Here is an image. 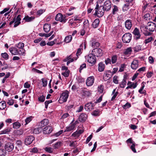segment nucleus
<instances>
[{
  "label": "nucleus",
  "instance_id": "1",
  "mask_svg": "<svg viewBox=\"0 0 156 156\" xmlns=\"http://www.w3.org/2000/svg\"><path fill=\"white\" fill-rule=\"evenodd\" d=\"M148 25L146 27L145 26H142L140 27L141 31H144L148 32V30L150 31H153L156 30V24L154 23L151 22H149L147 24Z\"/></svg>",
  "mask_w": 156,
  "mask_h": 156
},
{
  "label": "nucleus",
  "instance_id": "2",
  "mask_svg": "<svg viewBox=\"0 0 156 156\" xmlns=\"http://www.w3.org/2000/svg\"><path fill=\"white\" fill-rule=\"evenodd\" d=\"M85 58L86 60L91 64L92 66H94L96 62V58L92 53L86 56Z\"/></svg>",
  "mask_w": 156,
  "mask_h": 156
},
{
  "label": "nucleus",
  "instance_id": "3",
  "mask_svg": "<svg viewBox=\"0 0 156 156\" xmlns=\"http://www.w3.org/2000/svg\"><path fill=\"white\" fill-rule=\"evenodd\" d=\"M95 9V12L94 14V15H97L99 17H102L104 15L105 11L103 8V6L99 7L98 5L97 4Z\"/></svg>",
  "mask_w": 156,
  "mask_h": 156
},
{
  "label": "nucleus",
  "instance_id": "4",
  "mask_svg": "<svg viewBox=\"0 0 156 156\" xmlns=\"http://www.w3.org/2000/svg\"><path fill=\"white\" fill-rule=\"evenodd\" d=\"M69 96V92L66 90L61 94L59 98L58 101L61 104L63 103L66 101Z\"/></svg>",
  "mask_w": 156,
  "mask_h": 156
},
{
  "label": "nucleus",
  "instance_id": "5",
  "mask_svg": "<svg viewBox=\"0 0 156 156\" xmlns=\"http://www.w3.org/2000/svg\"><path fill=\"white\" fill-rule=\"evenodd\" d=\"M21 15H18L16 17L14 18L9 23V25H11L12 24L14 23V27H16L18 26L21 23L20 21L21 20Z\"/></svg>",
  "mask_w": 156,
  "mask_h": 156
},
{
  "label": "nucleus",
  "instance_id": "6",
  "mask_svg": "<svg viewBox=\"0 0 156 156\" xmlns=\"http://www.w3.org/2000/svg\"><path fill=\"white\" fill-rule=\"evenodd\" d=\"M131 34L129 33H128L125 34L122 37V39L124 43H129L131 40Z\"/></svg>",
  "mask_w": 156,
  "mask_h": 156
},
{
  "label": "nucleus",
  "instance_id": "7",
  "mask_svg": "<svg viewBox=\"0 0 156 156\" xmlns=\"http://www.w3.org/2000/svg\"><path fill=\"white\" fill-rule=\"evenodd\" d=\"M92 52L93 55L97 57L101 56L103 54V51L100 48H94L92 50Z\"/></svg>",
  "mask_w": 156,
  "mask_h": 156
},
{
  "label": "nucleus",
  "instance_id": "8",
  "mask_svg": "<svg viewBox=\"0 0 156 156\" xmlns=\"http://www.w3.org/2000/svg\"><path fill=\"white\" fill-rule=\"evenodd\" d=\"M66 16L65 15L63 16L61 13H58L57 14L55 17V20L56 21H59L61 22L65 23L66 21Z\"/></svg>",
  "mask_w": 156,
  "mask_h": 156
},
{
  "label": "nucleus",
  "instance_id": "9",
  "mask_svg": "<svg viewBox=\"0 0 156 156\" xmlns=\"http://www.w3.org/2000/svg\"><path fill=\"white\" fill-rule=\"evenodd\" d=\"M112 7V3L109 0H106L104 3L103 7L106 11L110 10Z\"/></svg>",
  "mask_w": 156,
  "mask_h": 156
},
{
  "label": "nucleus",
  "instance_id": "10",
  "mask_svg": "<svg viewBox=\"0 0 156 156\" xmlns=\"http://www.w3.org/2000/svg\"><path fill=\"white\" fill-rule=\"evenodd\" d=\"M14 146L13 144L10 142H8L5 144V151L8 152L12 151L13 149Z\"/></svg>",
  "mask_w": 156,
  "mask_h": 156
},
{
  "label": "nucleus",
  "instance_id": "11",
  "mask_svg": "<svg viewBox=\"0 0 156 156\" xmlns=\"http://www.w3.org/2000/svg\"><path fill=\"white\" fill-rule=\"evenodd\" d=\"M34 140V137L33 136H27L25 139V143L26 145L30 144Z\"/></svg>",
  "mask_w": 156,
  "mask_h": 156
},
{
  "label": "nucleus",
  "instance_id": "12",
  "mask_svg": "<svg viewBox=\"0 0 156 156\" xmlns=\"http://www.w3.org/2000/svg\"><path fill=\"white\" fill-rule=\"evenodd\" d=\"M94 105L93 103H88L85 105L84 108L87 111L89 112L94 109Z\"/></svg>",
  "mask_w": 156,
  "mask_h": 156
},
{
  "label": "nucleus",
  "instance_id": "13",
  "mask_svg": "<svg viewBox=\"0 0 156 156\" xmlns=\"http://www.w3.org/2000/svg\"><path fill=\"white\" fill-rule=\"evenodd\" d=\"M94 77L92 76L88 77L86 81V83L87 86H90L94 83Z\"/></svg>",
  "mask_w": 156,
  "mask_h": 156
},
{
  "label": "nucleus",
  "instance_id": "14",
  "mask_svg": "<svg viewBox=\"0 0 156 156\" xmlns=\"http://www.w3.org/2000/svg\"><path fill=\"white\" fill-rule=\"evenodd\" d=\"M53 130L52 126H48L44 128L43 132L45 134H47L50 133Z\"/></svg>",
  "mask_w": 156,
  "mask_h": 156
},
{
  "label": "nucleus",
  "instance_id": "15",
  "mask_svg": "<svg viewBox=\"0 0 156 156\" xmlns=\"http://www.w3.org/2000/svg\"><path fill=\"white\" fill-rule=\"evenodd\" d=\"M126 142L127 143H129L132 144L130 147V148L134 153H136V151L135 148V143L132 141V138H129L126 141Z\"/></svg>",
  "mask_w": 156,
  "mask_h": 156
},
{
  "label": "nucleus",
  "instance_id": "16",
  "mask_svg": "<svg viewBox=\"0 0 156 156\" xmlns=\"http://www.w3.org/2000/svg\"><path fill=\"white\" fill-rule=\"evenodd\" d=\"M126 28L128 30H130L132 26V21L130 20H126L125 22Z\"/></svg>",
  "mask_w": 156,
  "mask_h": 156
},
{
  "label": "nucleus",
  "instance_id": "17",
  "mask_svg": "<svg viewBox=\"0 0 156 156\" xmlns=\"http://www.w3.org/2000/svg\"><path fill=\"white\" fill-rule=\"evenodd\" d=\"M133 33L136 36L135 39L136 40L140 38L141 35L139 30L138 28H135L133 32Z\"/></svg>",
  "mask_w": 156,
  "mask_h": 156
},
{
  "label": "nucleus",
  "instance_id": "18",
  "mask_svg": "<svg viewBox=\"0 0 156 156\" xmlns=\"http://www.w3.org/2000/svg\"><path fill=\"white\" fill-rule=\"evenodd\" d=\"M131 68L133 69H136L138 67V61L134 60L132 62L131 65Z\"/></svg>",
  "mask_w": 156,
  "mask_h": 156
},
{
  "label": "nucleus",
  "instance_id": "19",
  "mask_svg": "<svg viewBox=\"0 0 156 156\" xmlns=\"http://www.w3.org/2000/svg\"><path fill=\"white\" fill-rule=\"evenodd\" d=\"M109 73H111V72L110 71H108L107 72L104 73L103 76V79L104 80L107 81L112 77V75H111Z\"/></svg>",
  "mask_w": 156,
  "mask_h": 156
},
{
  "label": "nucleus",
  "instance_id": "20",
  "mask_svg": "<svg viewBox=\"0 0 156 156\" xmlns=\"http://www.w3.org/2000/svg\"><path fill=\"white\" fill-rule=\"evenodd\" d=\"M87 115L84 113H82L80 115L79 119V121L82 122L85 121L87 119Z\"/></svg>",
  "mask_w": 156,
  "mask_h": 156
},
{
  "label": "nucleus",
  "instance_id": "21",
  "mask_svg": "<svg viewBox=\"0 0 156 156\" xmlns=\"http://www.w3.org/2000/svg\"><path fill=\"white\" fill-rule=\"evenodd\" d=\"M9 50L12 55H16L19 54L18 50L16 48L11 47L9 48Z\"/></svg>",
  "mask_w": 156,
  "mask_h": 156
},
{
  "label": "nucleus",
  "instance_id": "22",
  "mask_svg": "<svg viewBox=\"0 0 156 156\" xmlns=\"http://www.w3.org/2000/svg\"><path fill=\"white\" fill-rule=\"evenodd\" d=\"M51 28V25L50 24L45 23L43 27V29L44 31L48 33L50 30Z\"/></svg>",
  "mask_w": 156,
  "mask_h": 156
},
{
  "label": "nucleus",
  "instance_id": "23",
  "mask_svg": "<svg viewBox=\"0 0 156 156\" xmlns=\"http://www.w3.org/2000/svg\"><path fill=\"white\" fill-rule=\"evenodd\" d=\"M98 70L100 72L103 71L105 68V65L102 62H100L98 65Z\"/></svg>",
  "mask_w": 156,
  "mask_h": 156
},
{
  "label": "nucleus",
  "instance_id": "24",
  "mask_svg": "<svg viewBox=\"0 0 156 156\" xmlns=\"http://www.w3.org/2000/svg\"><path fill=\"white\" fill-rule=\"evenodd\" d=\"M48 123L49 122L48 120L47 119H44L39 124V126H40V127L42 128V127H43L47 125Z\"/></svg>",
  "mask_w": 156,
  "mask_h": 156
},
{
  "label": "nucleus",
  "instance_id": "25",
  "mask_svg": "<svg viewBox=\"0 0 156 156\" xmlns=\"http://www.w3.org/2000/svg\"><path fill=\"white\" fill-rule=\"evenodd\" d=\"M99 20L98 19H96L93 22L92 26L93 28H95L98 27L99 23Z\"/></svg>",
  "mask_w": 156,
  "mask_h": 156
},
{
  "label": "nucleus",
  "instance_id": "26",
  "mask_svg": "<svg viewBox=\"0 0 156 156\" xmlns=\"http://www.w3.org/2000/svg\"><path fill=\"white\" fill-rule=\"evenodd\" d=\"M100 45L99 43L95 41H93L91 43V46L93 48H95L98 47Z\"/></svg>",
  "mask_w": 156,
  "mask_h": 156
},
{
  "label": "nucleus",
  "instance_id": "27",
  "mask_svg": "<svg viewBox=\"0 0 156 156\" xmlns=\"http://www.w3.org/2000/svg\"><path fill=\"white\" fill-rule=\"evenodd\" d=\"M67 142L68 143H70L69 146L70 147H75L77 146L76 141H72L71 140H68Z\"/></svg>",
  "mask_w": 156,
  "mask_h": 156
},
{
  "label": "nucleus",
  "instance_id": "28",
  "mask_svg": "<svg viewBox=\"0 0 156 156\" xmlns=\"http://www.w3.org/2000/svg\"><path fill=\"white\" fill-rule=\"evenodd\" d=\"M42 130V129L41 127H39L34 129L33 133H34L37 134L41 133Z\"/></svg>",
  "mask_w": 156,
  "mask_h": 156
},
{
  "label": "nucleus",
  "instance_id": "29",
  "mask_svg": "<svg viewBox=\"0 0 156 156\" xmlns=\"http://www.w3.org/2000/svg\"><path fill=\"white\" fill-rule=\"evenodd\" d=\"M35 19L34 16L29 17L28 16H27L23 19L26 22H29L33 21Z\"/></svg>",
  "mask_w": 156,
  "mask_h": 156
},
{
  "label": "nucleus",
  "instance_id": "30",
  "mask_svg": "<svg viewBox=\"0 0 156 156\" xmlns=\"http://www.w3.org/2000/svg\"><path fill=\"white\" fill-rule=\"evenodd\" d=\"M75 127V125L74 124H72L69 126L66 127V129L64 132L70 131L73 130L74 128Z\"/></svg>",
  "mask_w": 156,
  "mask_h": 156
},
{
  "label": "nucleus",
  "instance_id": "31",
  "mask_svg": "<svg viewBox=\"0 0 156 156\" xmlns=\"http://www.w3.org/2000/svg\"><path fill=\"white\" fill-rule=\"evenodd\" d=\"M6 107V104L5 101L0 102V110H3Z\"/></svg>",
  "mask_w": 156,
  "mask_h": 156
},
{
  "label": "nucleus",
  "instance_id": "32",
  "mask_svg": "<svg viewBox=\"0 0 156 156\" xmlns=\"http://www.w3.org/2000/svg\"><path fill=\"white\" fill-rule=\"evenodd\" d=\"M126 77H124L121 83L120 84V86L121 88H123L124 87L125 85H126Z\"/></svg>",
  "mask_w": 156,
  "mask_h": 156
},
{
  "label": "nucleus",
  "instance_id": "33",
  "mask_svg": "<svg viewBox=\"0 0 156 156\" xmlns=\"http://www.w3.org/2000/svg\"><path fill=\"white\" fill-rule=\"evenodd\" d=\"M72 38V37L71 35H69L66 36L65 39V41L66 43H68L70 42Z\"/></svg>",
  "mask_w": 156,
  "mask_h": 156
},
{
  "label": "nucleus",
  "instance_id": "34",
  "mask_svg": "<svg viewBox=\"0 0 156 156\" xmlns=\"http://www.w3.org/2000/svg\"><path fill=\"white\" fill-rule=\"evenodd\" d=\"M119 11L118 7L115 5H114L112 9V14L113 15L115 14Z\"/></svg>",
  "mask_w": 156,
  "mask_h": 156
},
{
  "label": "nucleus",
  "instance_id": "35",
  "mask_svg": "<svg viewBox=\"0 0 156 156\" xmlns=\"http://www.w3.org/2000/svg\"><path fill=\"white\" fill-rule=\"evenodd\" d=\"M13 126L14 129H18L21 126V124L19 122H16L13 123Z\"/></svg>",
  "mask_w": 156,
  "mask_h": 156
},
{
  "label": "nucleus",
  "instance_id": "36",
  "mask_svg": "<svg viewBox=\"0 0 156 156\" xmlns=\"http://www.w3.org/2000/svg\"><path fill=\"white\" fill-rule=\"evenodd\" d=\"M62 143L61 141H58L54 144V147L55 149H57L61 146L62 145Z\"/></svg>",
  "mask_w": 156,
  "mask_h": 156
},
{
  "label": "nucleus",
  "instance_id": "37",
  "mask_svg": "<svg viewBox=\"0 0 156 156\" xmlns=\"http://www.w3.org/2000/svg\"><path fill=\"white\" fill-rule=\"evenodd\" d=\"M74 55H75L74 54L72 53V54H71L69 56H68L67 58L68 59V61H69V60H70L71 59H73V61L74 60H77V58H76V57H73V56H74Z\"/></svg>",
  "mask_w": 156,
  "mask_h": 156
},
{
  "label": "nucleus",
  "instance_id": "38",
  "mask_svg": "<svg viewBox=\"0 0 156 156\" xmlns=\"http://www.w3.org/2000/svg\"><path fill=\"white\" fill-rule=\"evenodd\" d=\"M137 85V83H133L132 84L129 85L126 87V89H127L129 88H131L133 87V88H135L136 87Z\"/></svg>",
  "mask_w": 156,
  "mask_h": 156
},
{
  "label": "nucleus",
  "instance_id": "39",
  "mask_svg": "<svg viewBox=\"0 0 156 156\" xmlns=\"http://www.w3.org/2000/svg\"><path fill=\"white\" fill-rule=\"evenodd\" d=\"M132 51V48L131 47H129L127 48L125 51L124 52V54L125 55H127L131 53Z\"/></svg>",
  "mask_w": 156,
  "mask_h": 156
},
{
  "label": "nucleus",
  "instance_id": "40",
  "mask_svg": "<svg viewBox=\"0 0 156 156\" xmlns=\"http://www.w3.org/2000/svg\"><path fill=\"white\" fill-rule=\"evenodd\" d=\"M118 56L117 55H114L112 57L111 62L112 64L116 63L117 59Z\"/></svg>",
  "mask_w": 156,
  "mask_h": 156
},
{
  "label": "nucleus",
  "instance_id": "41",
  "mask_svg": "<svg viewBox=\"0 0 156 156\" xmlns=\"http://www.w3.org/2000/svg\"><path fill=\"white\" fill-rule=\"evenodd\" d=\"M44 149L45 151L50 153H51L53 151V149L51 147H46Z\"/></svg>",
  "mask_w": 156,
  "mask_h": 156
},
{
  "label": "nucleus",
  "instance_id": "42",
  "mask_svg": "<svg viewBox=\"0 0 156 156\" xmlns=\"http://www.w3.org/2000/svg\"><path fill=\"white\" fill-rule=\"evenodd\" d=\"M10 131V129L9 128H6L0 132V134H6Z\"/></svg>",
  "mask_w": 156,
  "mask_h": 156
},
{
  "label": "nucleus",
  "instance_id": "43",
  "mask_svg": "<svg viewBox=\"0 0 156 156\" xmlns=\"http://www.w3.org/2000/svg\"><path fill=\"white\" fill-rule=\"evenodd\" d=\"M33 118V117L32 116L27 118L25 120V124L27 125L32 120Z\"/></svg>",
  "mask_w": 156,
  "mask_h": 156
},
{
  "label": "nucleus",
  "instance_id": "44",
  "mask_svg": "<svg viewBox=\"0 0 156 156\" xmlns=\"http://www.w3.org/2000/svg\"><path fill=\"white\" fill-rule=\"evenodd\" d=\"M129 8V4H125L123 7L122 10L124 12L127 10Z\"/></svg>",
  "mask_w": 156,
  "mask_h": 156
},
{
  "label": "nucleus",
  "instance_id": "45",
  "mask_svg": "<svg viewBox=\"0 0 156 156\" xmlns=\"http://www.w3.org/2000/svg\"><path fill=\"white\" fill-rule=\"evenodd\" d=\"M24 44L22 42H20L16 44V46L17 48H23L24 47Z\"/></svg>",
  "mask_w": 156,
  "mask_h": 156
},
{
  "label": "nucleus",
  "instance_id": "46",
  "mask_svg": "<svg viewBox=\"0 0 156 156\" xmlns=\"http://www.w3.org/2000/svg\"><path fill=\"white\" fill-rule=\"evenodd\" d=\"M145 84H146V83L144 82H143L142 83H141L142 87L140 88V89H139V92L140 94H141V93L142 92V90L145 87Z\"/></svg>",
  "mask_w": 156,
  "mask_h": 156
},
{
  "label": "nucleus",
  "instance_id": "47",
  "mask_svg": "<svg viewBox=\"0 0 156 156\" xmlns=\"http://www.w3.org/2000/svg\"><path fill=\"white\" fill-rule=\"evenodd\" d=\"M45 11V9H41L40 10H39L37 12V15L40 16Z\"/></svg>",
  "mask_w": 156,
  "mask_h": 156
},
{
  "label": "nucleus",
  "instance_id": "48",
  "mask_svg": "<svg viewBox=\"0 0 156 156\" xmlns=\"http://www.w3.org/2000/svg\"><path fill=\"white\" fill-rule=\"evenodd\" d=\"M80 135V134L77 131H76L75 132L73 133L72 135V136H73L75 138L78 137Z\"/></svg>",
  "mask_w": 156,
  "mask_h": 156
},
{
  "label": "nucleus",
  "instance_id": "49",
  "mask_svg": "<svg viewBox=\"0 0 156 156\" xmlns=\"http://www.w3.org/2000/svg\"><path fill=\"white\" fill-rule=\"evenodd\" d=\"M131 105L128 102H127L126 104L122 106V107L123 108L126 109L129 108L131 107Z\"/></svg>",
  "mask_w": 156,
  "mask_h": 156
},
{
  "label": "nucleus",
  "instance_id": "50",
  "mask_svg": "<svg viewBox=\"0 0 156 156\" xmlns=\"http://www.w3.org/2000/svg\"><path fill=\"white\" fill-rule=\"evenodd\" d=\"M41 80L43 83V86L44 87L46 86L47 84V80L44 78H42Z\"/></svg>",
  "mask_w": 156,
  "mask_h": 156
},
{
  "label": "nucleus",
  "instance_id": "51",
  "mask_svg": "<svg viewBox=\"0 0 156 156\" xmlns=\"http://www.w3.org/2000/svg\"><path fill=\"white\" fill-rule=\"evenodd\" d=\"M152 40L153 37H151L148 38L146 39L144 41V43L146 44H147L151 41Z\"/></svg>",
  "mask_w": 156,
  "mask_h": 156
},
{
  "label": "nucleus",
  "instance_id": "52",
  "mask_svg": "<svg viewBox=\"0 0 156 156\" xmlns=\"http://www.w3.org/2000/svg\"><path fill=\"white\" fill-rule=\"evenodd\" d=\"M92 114L94 116H98L99 115V111L98 110H94Z\"/></svg>",
  "mask_w": 156,
  "mask_h": 156
},
{
  "label": "nucleus",
  "instance_id": "53",
  "mask_svg": "<svg viewBox=\"0 0 156 156\" xmlns=\"http://www.w3.org/2000/svg\"><path fill=\"white\" fill-rule=\"evenodd\" d=\"M6 151L4 149H0V156H4L5 155Z\"/></svg>",
  "mask_w": 156,
  "mask_h": 156
},
{
  "label": "nucleus",
  "instance_id": "54",
  "mask_svg": "<svg viewBox=\"0 0 156 156\" xmlns=\"http://www.w3.org/2000/svg\"><path fill=\"white\" fill-rule=\"evenodd\" d=\"M86 65L85 63H83L81 65L79 69V71L80 73L81 72L82 70L83 69L86 68Z\"/></svg>",
  "mask_w": 156,
  "mask_h": 156
},
{
  "label": "nucleus",
  "instance_id": "55",
  "mask_svg": "<svg viewBox=\"0 0 156 156\" xmlns=\"http://www.w3.org/2000/svg\"><path fill=\"white\" fill-rule=\"evenodd\" d=\"M69 70L66 71L64 73H62V75L65 77H68L69 75Z\"/></svg>",
  "mask_w": 156,
  "mask_h": 156
},
{
  "label": "nucleus",
  "instance_id": "56",
  "mask_svg": "<svg viewBox=\"0 0 156 156\" xmlns=\"http://www.w3.org/2000/svg\"><path fill=\"white\" fill-rule=\"evenodd\" d=\"M38 99L39 101L43 102L45 100V97L42 95L38 98Z\"/></svg>",
  "mask_w": 156,
  "mask_h": 156
},
{
  "label": "nucleus",
  "instance_id": "57",
  "mask_svg": "<svg viewBox=\"0 0 156 156\" xmlns=\"http://www.w3.org/2000/svg\"><path fill=\"white\" fill-rule=\"evenodd\" d=\"M126 66L125 64H122L121 65L120 68H119V71L122 72L124 71V68Z\"/></svg>",
  "mask_w": 156,
  "mask_h": 156
},
{
  "label": "nucleus",
  "instance_id": "58",
  "mask_svg": "<svg viewBox=\"0 0 156 156\" xmlns=\"http://www.w3.org/2000/svg\"><path fill=\"white\" fill-rule=\"evenodd\" d=\"M51 102H52V101L51 100L45 101L44 103L45 105V108H48V104H49L50 103H51Z\"/></svg>",
  "mask_w": 156,
  "mask_h": 156
},
{
  "label": "nucleus",
  "instance_id": "59",
  "mask_svg": "<svg viewBox=\"0 0 156 156\" xmlns=\"http://www.w3.org/2000/svg\"><path fill=\"white\" fill-rule=\"evenodd\" d=\"M2 56L4 58L8 59V55L6 53L2 54Z\"/></svg>",
  "mask_w": 156,
  "mask_h": 156
},
{
  "label": "nucleus",
  "instance_id": "60",
  "mask_svg": "<svg viewBox=\"0 0 156 156\" xmlns=\"http://www.w3.org/2000/svg\"><path fill=\"white\" fill-rule=\"evenodd\" d=\"M117 76H115L113 77V82L115 84H118V81L117 80Z\"/></svg>",
  "mask_w": 156,
  "mask_h": 156
},
{
  "label": "nucleus",
  "instance_id": "61",
  "mask_svg": "<svg viewBox=\"0 0 156 156\" xmlns=\"http://www.w3.org/2000/svg\"><path fill=\"white\" fill-rule=\"evenodd\" d=\"M32 70L33 71L36 72V73H37L41 74H42L43 73L42 71H40L39 70L35 68H33V69H32Z\"/></svg>",
  "mask_w": 156,
  "mask_h": 156
},
{
  "label": "nucleus",
  "instance_id": "62",
  "mask_svg": "<svg viewBox=\"0 0 156 156\" xmlns=\"http://www.w3.org/2000/svg\"><path fill=\"white\" fill-rule=\"evenodd\" d=\"M14 103V100L11 99L8 101L7 103L9 105H13Z\"/></svg>",
  "mask_w": 156,
  "mask_h": 156
},
{
  "label": "nucleus",
  "instance_id": "63",
  "mask_svg": "<svg viewBox=\"0 0 156 156\" xmlns=\"http://www.w3.org/2000/svg\"><path fill=\"white\" fill-rule=\"evenodd\" d=\"M105 63L106 65H108V64H111V59L109 58H108L105 59Z\"/></svg>",
  "mask_w": 156,
  "mask_h": 156
},
{
  "label": "nucleus",
  "instance_id": "64",
  "mask_svg": "<svg viewBox=\"0 0 156 156\" xmlns=\"http://www.w3.org/2000/svg\"><path fill=\"white\" fill-rule=\"evenodd\" d=\"M153 73L151 72H148L147 73V76L148 78H151L153 75Z\"/></svg>",
  "mask_w": 156,
  "mask_h": 156
}]
</instances>
